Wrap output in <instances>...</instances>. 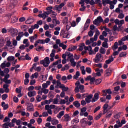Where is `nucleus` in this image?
Returning a JSON list of instances; mask_svg holds the SVG:
<instances>
[{
  "label": "nucleus",
  "instance_id": "54",
  "mask_svg": "<svg viewBox=\"0 0 128 128\" xmlns=\"http://www.w3.org/2000/svg\"><path fill=\"white\" fill-rule=\"evenodd\" d=\"M86 72H88V74H92V68H86Z\"/></svg>",
  "mask_w": 128,
  "mask_h": 128
},
{
  "label": "nucleus",
  "instance_id": "14",
  "mask_svg": "<svg viewBox=\"0 0 128 128\" xmlns=\"http://www.w3.org/2000/svg\"><path fill=\"white\" fill-rule=\"evenodd\" d=\"M60 88H62V92H68V90H70L68 87H66L64 84L62 85L61 86H60Z\"/></svg>",
  "mask_w": 128,
  "mask_h": 128
},
{
  "label": "nucleus",
  "instance_id": "36",
  "mask_svg": "<svg viewBox=\"0 0 128 128\" xmlns=\"http://www.w3.org/2000/svg\"><path fill=\"white\" fill-rule=\"evenodd\" d=\"M28 28V26H24L22 27V29L23 30V32H26Z\"/></svg>",
  "mask_w": 128,
  "mask_h": 128
},
{
  "label": "nucleus",
  "instance_id": "62",
  "mask_svg": "<svg viewBox=\"0 0 128 128\" xmlns=\"http://www.w3.org/2000/svg\"><path fill=\"white\" fill-rule=\"evenodd\" d=\"M14 102H16V104H18V98L16 96L14 97Z\"/></svg>",
  "mask_w": 128,
  "mask_h": 128
},
{
  "label": "nucleus",
  "instance_id": "24",
  "mask_svg": "<svg viewBox=\"0 0 128 128\" xmlns=\"http://www.w3.org/2000/svg\"><path fill=\"white\" fill-rule=\"evenodd\" d=\"M54 10H58L60 12L62 11V8L60 7L59 6H56L54 8Z\"/></svg>",
  "mask_w": 128,
  "mask_h": 128
},
{
  "label": "nucleus",
  "instance_id": "17",
  "mask_svg": "<svg viewBox=\"0 0 128 128\" xmlns=\"http://www.w3.org/2000/svg\"><path fill=\"white\" fill-rule=\"evenodd\" d=\"M44 62L46 63V66H48L50 64V58L47 57L44 58Z\"/></svg>",
  "mask_w": 128,
  "mask_h": 128
},
{
  "label": "nucleus",
  "instance_id": "15",
  "mask_svg": "<svg viewBox=\"0 0 128 128\" xmlns=\"http://www.w3.org/2000/svg\"><path fill=\"white\" fill-rule=\"evenodd\" d=\"M88 108H83L81 109V112L80 113V116H84V114L86 112Z\"/></svg>",
  "mask_w": 128,
  "mask_h": 128
},
{
  "label": "nucleus",
  "instance_id": "23",
  "mask_svg": "<svg viewBox=\"0 0 128 128\" xmlns=\"http://www.w3.org/2000/svg\"><path fill=\"white\" fill-rule=\"evenodd\" d=\"M80 76V72H77L76 75L74 76V80H78Z\"/></svg>",
  "mask_w": 128,
  "mask_h": 128
},
{
  "label": "nucleus",
  "instance_id": "51",
  "mask_svg": "<svg viewBox=\"0 0 128 128\" xmlns=\"http://www.w3.org/2000/svg\"><path fill=\"white\" fill-rule=\"evenodd\" d=\"M32 26L34 30H38V28H40V26L38 24H36L34 26Z\"/></svg>",
  "mask_w": 128,
  "mask_h": 128
},
{
  "label": "nucleus",
  "instance_id": "37",
  "mask_svg": "<svg viewBox=\"0 0 128 128\" xmlns=\"http://www.w3.org/2000/svg\"><path fill=\"white\" fill-rule=\"evenodd\" d=\"M8 126L9 127H10V128H14V122H13L12 121V122H10V123H8Z\"/></svg>",
  "mask_w": 128,
  "mask_h": 128
},
{
  "label": "nucleus",
  "instance_id": "8",
  "mask_svg": "<svg viewBox=\"0 0 128 128\" xmlns=\"http://www.w3.org/2000/svg\"><path fill=\"white\" fill-rule=\"evenodd\" d=\"M76 87L75 88V92L76 94H78V92H80V87L82 86L80 82H77L76 84Z\"/></svg>",
  "mask_w": 128,
  "mask_h": 128
},
{
  "label": "nucleus",
  "instance_id": "21",
  "mask_svg": "<svg viewBox=\"0 0 128 128\" xmlns=\"http://www.w3.org/2000/svg\"><path fill=\"white\" fill-rule=\"evenodd\" d=\"M46 12H44L43 14H40L38 16V18H42L44 20H46Z\"/></svg>",
  "mask_w": 128,
  "mask_h": 128
},
{
  "label": "nucleus",
  "instance_id": "40",
  "mask_svg": "<svg viewBox=\"0 0 128 128\" xmlns=\"http://www.w3.org/2000/svg\"><path fill=\"white\" fill-rule=\"evenodd\" d=\"M40 78H41L43 82H46V80L48 78L46 77V76H40Z\"/></svg>",
  "mask_w": 128,
  "mask_h": 128
},
{
  "label": "nucleus",
  "instance_id": "6",
  "mask_svg": "<svg viewBox=\"0 0 128 128\" xmlns=\"http://www.w3.org/2000/svg\"><path fill=\"white\" fill-rule=\"evenodd\" d=\"M92 98H94V95L90 94L85 99V100L87 104H90L92 102Z\"/></svg>",
  "mask_w": 128,
  "mask_h": 128
},
{
  "label": "nucleus",
  "instance_id": "52",
  "mask_svg": "<svg viewBox=\"0 0 128 128\" xmlns=\"http://www.w3.org/2000/svg\"><path fill=\"white\" fill-rule=\"evenodd\" d=\"M4 76L5 77L4 80H8V78H10V74H7L6 75H5Z\"/></svg>",
  "mask_w": 128,
  "mask_h": 128
},
{
  "label": "nucleus",
  "instance_id": "1",
  "mask_svg": "<svg viewBox=\"0 0 128 128\" xmlns=\"http://www.w3.org/2000/svg\"><path fill=\"white\" fill-rule=\"evenodd\" d=\"M103 56H104L102 54L98 53L96 55V59L94 60V62L96 64H98V62H100V60H102V58Z\"/></svg>",
  "mask_w": 128,
  "mask_h": 128
},
{
  "label": "nucleus",
  "instance_id": "48",
  "mask_svg": "<svg viewBox=\"0 0 128 128\" xmlns=\"http://www.w3.org/2000/svg\"><path fill=\"white\" fill-rule=\"evenodd\" d=\"M71 66H73V68H75V66H76V62H74V60L71 61Z\"/></svg>",
  "mask_w": 128,
  "mask_h": 128
},
{
  "label": "nucleus",
  "instance_id": "61",
  "mask_svg": "<svg viewBox=\"0 0 128 128\" xmlns=\"http://www.w3.org/2000/svg\"><path fill=\"white\" fill-rule=\"evenodd\" d=\"M108 104H105L104 106V110H108Z\"/></svg>",
  "mask_w": 128,
  "mask_h": 128
},
{
  "label": "nucleus",
  "instance_id": "18",
  "mask_svg": "<svg viewBox=\"0 0 128 128\" xmlns=\"http://www.w3.org/2000/svg\"><path fill=\"white\" fill-rule=\"evenodd\" d=\"M64 116V111H62L58 114L57 118H59V120H60V118H62Z\"/></svg>",
  "mask_w": 128,
  "mask_h": 128
},
{
  "label": "nucleus",
  "instance_id": "13",
  "mask_svg": "<svg viewBox=\"0 0 128 128\" xmlns=\"http://www.w3.org/2000/svg\"><path fill=\"white\" fill-rule=\"evenodd\" d=\"M27 110L30 112H34V104H30V105L27 108Z\"/></svg>",
  "mask_w": 128,
  "mask_h": 128
},
{
  "label": "nucleus",
  "instance_id": "38",
  "mask_svg": "<svg viewBox=\"0 0 128 128\" xmlns=\"http://www.w3.org/2000/svg\"><path fill=\"white\" fill-rule=\"evenodd\" d=\"M8 98V94H4L2 96V100H6V98Z\"/></svg>",
  "mask_w": 128,
  "mask_h": 128
},
{
  "label": "nucleus",
  "instance_id": "64",
  "mask_svg": "<svg viewBox=\"0 0 128 128\" xmlns=\"http://www.w3.org/2000/svg\"><path fill=\"white\" fill-rule=\"evenodd\" d=\"M8 123H5L4 124H3L2 128H8Z\"/></svg>",
  "mask_w": 128,
  "mask_h": 128
},
{
  "label": "nucleus",
  "instance_id": "49",
  "mask_svg": "<svg viewBox=\"0 0 128 128\" xmlns=\"http://www.w3.org/2000/svg\"><path fill=\"white\" fill-rule=\"evenodd\" d=\"M102 46L104 48H108V43L104 42Z\"/></svg>",
  "mask_w": 128,
  "mask_h": 128
},
{
  "label": "nucleus",
  "instance_id": "44",
  "mask_svg": "<svg viewBox=\"0 0 128 128\" xmlns=\"http://www.w3.org/2000/svg\"><path fill=\"white\" fill-rule=\"evenodd\" d=\"M45 36L48 38H52V35L50 34L49 31H47L45 33Z\"/></svg>",
  "mask_w": 128,
  "mask_h": 128
},
{
  "label": "nucleus",
  "instance_id": "45",
  "mask_svg": "<svg viewBox=\"0 0 128 128\" xmlns=\"http://www.w3.org/2000/svg\"><path fill=\"white\" fill-rule=\"evenodd\" d=\"M126 56V52H122L120 53V58H124Z\"/></svg>",
  "mask_w": 128,
  "mask_h": 128
},
{
  "label": "nucleus",
  "instance_id": "26",
  "mask_svg": "<svg viewBox=\"0 0 128 128\" xmlns=\"http://www.w3.org/2000/svg\"><path fill=\"white\" fill-rule=\"evenodd\" d=\"M97 20V22H98V24H102V22H104V19H102V16H99L96 19Z\"/></svg>",
  "mask_w": 128,
  "mask_h": 128
},
{
  "label": "nucleus",
  "instance_id": "28",
  "mask_svg": "<svg viewBox=\"0 0 128 128\" xmlns=\"http://www.w3.org/2000/svg\"><path fill=\"white\" fill-rule=\"evenodd\" d=\"M78 122H80V120L78 119V118H76V119H74V120H73L72 121V124H78Z\"/></svg>",
  "mask_w": 128,
  "mask_h": 128
},
{
  "label": "nucleus",
  "instance_id": "30",
  "mask_svg": "<svg viewBox=\"0 0 128 128\" xmlns=\"http://www.w3.org/2000/svg\"><path fill=\"white\" fill-rule=\"evenodd\" d=\"M14 60H15L14 56H10L8 58V62H14Z\"/></svg>",
  "mask_w": 128,
  "mask_h": 128
},
{
  "label": "nucleus",
  "instance_id": "47",
  "mask_svg": "<svg viewBox=\"0 0 128 128\" xmlns=\"http://www.w3.org/2000/svg\"><path fill=\"white\" fill-rule=\"evenodd\" d=\"M81 70L82 71V74H83V76H85L86 74V70H84V66H83L82 67H81Z\"/></svg>",
  "mask_w": 128,
  "mask_h": 128
},
{
  "label": "nucleus",
  "instance_id": "22",
  "mask_svg": "<svg viewBox=\"0 0 128 128\" xmlns=\"http://www.w3.org/2000/svg\"><path fill=\"white\" fill-rule=\"evenodd\" d=\"M74 55L71 54L70 56H68V58H67V60L68 62H71L72 61L73 62V60H74Z\"/></svg>",
  "mask_w": 128,
  "mask_h": 128
},
{
  "label": "nucleus",
  "instance_id": "33",
  "mask_svg": "<svg viewBox=\"0 0 128 128\" xmlns=\"http://www.w3.org/2000/svg\"><path fill=\"white\" fill-rule=\"evenodd\" d=\"M60 124V122L58 121V120H54L52 121V124L53 126H56V124Z\"/></svg>",
  "mask_w": 128,
  "mask_h": 128
},
{
  "label": "nucleus",
  "instance_id": "19",
  "mask_svg": "<svg viewBox=\"0 0 128 128\" xmlns=\"http://www.w3.org/2000/svg\"><path fill=\"white\" fill-rule=\"evenodd\" d=\"M36 52H44V47L39 46L38 48L35 49Z\"/></svg>",
  "mask_w": 128,
  "mask_h": 128
},
{
  "label": "nucleus",
  "instance_id": "27",
  "mask_svg": "<svg viewBox=\"0 0 128 128\" xmlns=\"http://www.w3.org/2000/svg\"><path fill=\"white\" fill-rule=\"evenodd\" d=\"M88 28H90V25L85 24L83 28V32H86V30H88Z\"/></svg>",
  "mask_w": 128,
  "mask_h": 128
},
{
  "label": "nucleus",
  "instance_id": "35",
  "mask_svg": "<svg viewBox=\"0 0 128 128\" xmlns=\"http://www.w3.org/2000/svg\"><path fill=\"white\" fill-rule=\"evenodd\" d=\"M56 51L54 50H52V53L50 55V58H54V56H56Z\"/></svg>",
  "mask_w": 128,
  "mask_h": 128
},
{
  "label": "nucleus",
  "instance_id": "63",
  "mask_svg": "<svg viewBox=\"0 0 128 128\" xmlns=\"http://www.w3.org/2000/svg\"><path fill=\"white\" fill-rule=\"evenodd\" d=\"M19 60H26V56H21L18 58Z\"/></svg>",
  "mask_w": 128,
  "mask_h": 128
},
{
  "label": "nucleus",
  "instance_id": "59",
  "mask_svg": "<svg viewBox=\"0 0 128 128\" xmlns=\"http://www.w3.org/2000/svg\"><path fill=\"white\" fill-rule=\"evenodd\" d=\"M118 18L122 20L123 18H124V14H121L118 16Z\"/></svg>",
  "mask_w": 128,
  "mask_h": 128
},
{
  "label": "nucleus",
  "instance_id": "58",
  "mask_svg": "<svg viewBox=\"0 0 128 128\" xmlns=\"http://www.w3.org/2000/svg\"><path fill=\"white\" fill-rule=\"evenodd\" d=\"M86 100H82V102H81V104L82 106H86Z\"/></svg>",
  "mask_w": 128,
  "mask_h": 128
},
{
  "label": "nucleus",
  "instance_id": "60",
  "mask_svg": "<svg viewBox=\"0 0 128 128\" xmlns=\"http://www.w3.org/2000/svg\"><path fill=\"white\" fill-rule=\"evenodd\" d=\"M122 40L124 42H128V35L127 36H126L124 37L123 38H122Z\"/></svg>",
  "mask_w": 128,
  "mask_h": 128
},
{
  "label": "nucleus",
  "instance_id": "41",
  "mask_svg": "<svg viewBox=\"0 0 128 128\" xmlns=\"http://www.w3.org/2000/svg\"><path fill=\"white\" fill-rule=\"evenodd\" d=\"M25 60H32V58L30 56V55H28V54H27L25 56Z\"/></svg>",
  "mask_w": 128,
  "mask_h": 128
},
{
  "label": "nucleus",
  "instance_id": "57",
  "mask_svg": "<svg viewBox=\"0 0 128 128\" xmlns=\"http://www.w3.org/2000/svg\"><path fill=\"white\" fill-rule=\"evenodd\" d=\"M34 70L36 71V72H42V68L40 67H37L36 68H34Z\"/></svg>",
  "mask_w": 128,
  "mask_h": 128
},
{
  "label": "nucleus",
  "instance_id": "5",
  "mask_svg": "<svg viewBox=\"0 0 128 128\" xmlns=\"http://www.w3.org/2000/svg\"><path fill=\"white\" fill-rule=\"evenodd\" d=\"M102 92L104 94H103L104 96H108V95L112 94V92L111 89H108L107 90H103Z\"/></svg>",
  "mask_w": 128,
  "mask_h": 128
},
{
  "label": "nucleus",
  "instance_id": "11",
  "mask_svg": "<svg viewBox=\"0 0 128 128\" xmlns=\"http://www.w3.org/2000/svg\"><path fill=\"white\" fill-rule=\"evenodd\" d=\"M36 96V91L30 92H28V96L29 98H32Z\"/></svg>",
  "mask_w": 128,
  "mask_h": 128
},
{
  "label": "nucleus",
  "instance_id": "10",
  "mask_svg": "<svg viewBox=\"0 0 128 128\" xmlns=\"http://www.w3.org/2000/svg\"><path fill=\"white\" fill-rule=\"evenodd\" d=\"M12 122L16 124V126H20V124H22V120H17L16 118H14L12 120Z\"/></svg>",
  "mask_w": 128,
  "mask_h": 128
},
{
  "label": "nucleus",
  "instance_id": "20",
  "mask_svg": "<svg viewBox=\"0 0 128 128\" xmlns=\"http://www.w3.org/2000/svg\"><path fill=\"white\" fill-rule=\"evenodd\" d=\"M74 106L75 108H80V103L78 101H76L74 102Z\"/></svg>",
  "mask_w": 128,
  "mask_h": 128
},
{
  "label": "nucleus",
  "instance_id": "16",
  "mask_svg": "<svg viewBox=\"0 0 128 128\" xmlns=\"http://www.w3.org/2000/svg\"><path fill=\"white\" fill-rule=\"evenodd\" d=\"M2 106L4 110H6L8 108V104H6L5 102H2Z\"/></svg>",
  "mask_w": 128,
  "mask_h": 128
},
{
  "label": "nucleus",
  "instance_id": "39",
  "mask_svg": "<svg viewBox=\"0 0 128 128\" xmlns=\"http://www.w3.org/2000/svg\"><path fill=\"white\" fill-rule=\"evenodd\" d=\"M34 28L32 26L31 28L29 29L28 32L30 34H34Z\"/></svg>",
  "mask_w": 128,
  "mask_h": 128
},
{
  "label": "nucleus",
  "instance_id": "32",
  "mask_svg": "<svg viewBox=\"0 0 128 128\" xmlns=\"http://www.w3.org/2000/svg\"><path fill=\"white\" fill-rule=\"evenodd\" d=\"M38 44H45L46 42H44V40H37Z\"/></svg>",
  "mask_w": 128,
  "mask_h": 128
},
{
  "label": "nucleus",
  "instance_id": "53",
  "mask_svg": "<svg viewBox=\"0 0 128 128\" xmlns=\"http://www.w3.org/2000/svg\"><path fill=\"white\" fill-rule=\"evenodd\" d=\"M100 108H102V107H100V106L96 108H95V110H94V114H96V112H98V110H100Z\"/></svg>",
  "mask_w": 128,
  "mask_h": 128
},
{
  "label": "nucleus",
  "instance_id": "7",
  "mask_svg": "<svg viewBox=\"0 0 128 128\" xmlns=\"http://www.w3.org/2000/svg\"><path fill=\"white\" fill-rule=\"evenodd\" d=\"M112 69L111 68H108L105 72V76H112Z\"/></svg>",
  "mask_w": 128,
  "mask_h": 128
},
{
  "label": "nucleus",
  "instance_id": "29",
  "mask_svg": "<svg viewBox=\"0 0 128 128\" xmlns=\"http://www.w3.org/2000/svg\"><path fill=\"white\" fill-rule=\"evenodd\" d=\"M106 50L102 48H101L100 49V52L102 54H106Z\"/></svg>",
  "mask_w": 128,
  "mask_h": 128
},
{
  "label": "nucleus",
  "instance_id": "9",
  "mask_svg": "<svg viewBox=\"0 0 128 128\" xmlns=\"http://www.w3.org/2000/svg\"><path fill=\"white\" fill-rule=\"evenodd\" d=\"M24 32H19L18 36L16 38V40H18V42H20L22 38H24Z\"/></svg>",
  "mask_w": 128,
  "mask_h": 128
},
{
  "label": "nucleus",
  "instance_id": "31",
  "mask_svg": "<svg viewBox=\"0 0 128 128\" xmlns=\"http://www.w3.org/2000/svg\"><path fill=\"white\" fill-rule=\"evenodd\" d=\"M102 79H98L96 80H95V84H96V86H98V84H102Z\"/></svg>",
  "mask_w": 128,
  "mask_h": 128
},
{
  "label": "nucleus",
  "instance_id": "12",
  "mask_svg": "<svg viewBox=\"0 0 128 128\" xmlns=\"http://www.w3.org/2000/svg\"><path fill=\"white\" fill-rule=\"evenodd\" d=\"M38 38V34H36L34 36H32L29 38L30 42H34V40H36Z\"/></svg>",
  "mask_w": 128,
  "mask_h": 128
},
{
  "label": "nucleus",
  "instance_id": "2",
  "mask_svg": "<svg viewBox=\"0 0 128 128\" xmlns=\"http://www.w3.org/2000/svg\"><path fill=\"white\" fill-rule=\"evenodd\" d=\"M64 122H68L72 120V116L70 114H66L62 118Z\"/></svg>",
  "mask_w": 128,
  "mask_h": 128
},
{
  "label": "nucleus",
  "instance_id": "56",
  "mask_svg": "<svg viewBox=\"0 0 128 128\" xmlns=\"http://www.w3.org/2000/svg\"><path fill=\"white\" fill-rule=\"evenodd\" d=\"M88 36H90V38H92V36H94V32H93L90 30L88 33Z\"/></svg>",
  "mask_w": 128,
  "mask_h": 128
},
{
  "label": "nucleus",
  "instance_id": "34",
  "mask_svg": "<svg viewBox=\"0 0 128 128\" xmlns=\"http://www.w3.org/2000/svg\"><path fill=\"white\" fill-rule=\"evenodd\" d=\"M86 118H84V119L80 120V122L81 124H85V125L87 124L88 122H86Z\"/></svg>",
  "mask_w": 128,
  "mask_h": 128
},
{
  "label": "nucleus",
  "instance_id": "42",
  "mask_svg": "<svg viewBox=\"0 0 128 128\" xmlns=\"http://www.w3.org/2000/svg\"><path fill=\"white\" fill-rule=\"evenodd\" d=\"M42 92H43L44 94H48V89H44V88H42Z\"/></svg>",
  "mask_w": 128,
  "mask_h": 128
},
{
  "label": "nucleus",
  "instance_id": "25",
  "mask_svg": "<svg viewBox=\"0 0 128 128\" xmlns=\"http://www.w3.org/2000/svg\"><path fill=\"white\" fill-rule=\"evenodd\" d=\"M80 90H81L80 92L81 94H84V85H80L79 87V92H80Z\"/></svg>",
  "mask_w": 128,
  "mask_h": 128
},
{
  "label": "nucleus",
  "instance_id": "50",
  "mask_svg": "<svg viewBox=\"0 0 128 128\" xmlns=\"http://www.w3.org/2000/svg\"><path fill=\"white\" fill-rule=\"evenodd\" d=\"M86 0H81L80 2V4L81 5V6H85L84 2Z\"/></svg>",
  "mask_w": 128,
  "mask_h": 128
},
{
  "label": "nucleus",
  "instance_id": "4",
  "mask_svg": "<svg viewBox=\"0 0 128 128\" xmlns=\"http://www.w3.org/2000/svg\"><path fill=\"white\" fill-rule=\"evenodd\" d=\"M100 92H98V93L95 94L94 98L92 99V104H94V102H96L100 100Z\"/></svg>",
  "mask_w": 128,
  "mask_h": 128
},
{
  "label": "nucleus",
  "instance_id": "46",
  "mask_svg": "<svg viewBox=\"0 0 128 128\" xmlns=\"http://www.w3.org/2000/svg\"><path fill=\"white\" fill-rule=\"evenodd\" d=\"M114 118L118 120L120 118V113H118L114 116Z\"/></svg>",
  "mask_w": 128,
  "mask_h": 128
},
{
  "label": "nucleus",
  "instance_id": "55",
  "mask_svg": "<svg viewBox=\"0 0 128 128\" xmlns=\"http://www.w3.org/2000/svg\"><path fill=\"white\" fill-rule=\"evenodd\" d=\"M36 100H37V102H40L42 100V98L40 96H38L36 98Z\"/></svg>",
  "mask_w": 128,
  "mask_h": 128
},
{
  "label": "nucleus",
  "instance_id": "3",
  "mask_svg": "<svg viewBox=\"0 0 128 128\" xmlns=\"http://www.w3.org/2000/svg\"><path fill=\"white\" fill-rule=\"evenodd\" d=\"M86 80H90V84L92 85L96 84V78H92L91 76H88Z\"/></svg>",
  "mask_w": 128,
  "mask_h": 128
},
{
  "label": "nucleus",
  "instance_id": "43",
  "mask_svg": "<svg viewBox=\"0 0 128 128\" xmlns=\"http://www.w3.org/2000/svg\"><path fill=\"white\" fill-rule=\"evenodd\" d=\"M53 24L56 22V24H60V22L58 20H56V18L53 19L52 21Z\"/></svg>",
  "mask_w": 128,
  "mask_h": 128
}]
</instances>
